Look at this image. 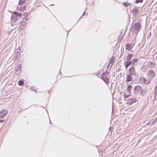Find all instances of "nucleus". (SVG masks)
I'll list each match as a JSON object with an SVG mask.
<instances>
[{
	"label": "nucleus",
	"instance_id": "obj_35",
	"mask_svg": "<svg viewBox=\"0 0 157 157\" xmlns=\"http://www.w3.org/2000/svg\"><path fill=\"white\" fill-rule=\"evenodd\" d=\"M4 120H1L0 119V122H3L4 121Z\"/></svg>",
	"mask_w": 157,
	"mask_h": 157
},
{
	"label": "nucleus",
	"instance_id": "obj_22",
	"mask_svg": "<svg viewBox=\"0 0 157 157\" xmlns=\"http://www.w3.org/2000/svg\"><path fill=\"white\" fill-rule=\"evenodd\" d=\"M139 10L136 8H134L132 10V12L133 13H134L135 14H136L138 12Z\"/></svg>",
	"mask_w": 157,
	"mask_h": 157
},
{
	"label": "nucleus",
	"instance_id": "obj_5",
	"mask_svg": "<svg viewBox=\"0 0 157 157\" xmlns=\"http://www.w3.org/2000/svg\"><path fill=\"white\" fill-rule=\"evenodd\" d=\"M142 87L139 86V85H137L136 86H135L133 90V91L134 92V93L136 94H137L139 92H140V91L142 90Z\"/></svg>",
	"mask_w": 157,
	"mask_h": 157
},
{
	"label": "nucleus",
	"instance_id": "obj_33",
	"mask_svg": "<svg viewBox=\"0 0 157 157\" xmlns=\"http://www.w3.org/2000/svg\"><path fill=\"white\" fill-rule=\"evenodd\" d=\"M123 5L125 7H127L128 5L127 2H124L123 3Z\"/></svg>",
	"mask_w": 157,
	"mask_h": 157
},
{
	"label": "nucleus",
	"instance_id": "obj_10",
	"mask_svg": "<svg viewBox=\"0 0 157 157\" xmlns=\"http://www.w3.org/2000/svg\"><path fill=\"white\" fill-rule=\"evenodd\" d=\"M136 101V99L135 98H132L128 100L127 102V104L129 105H131L133 103L135 102Z\"/></svg>",
	"mask_w": 157,
	"mask_h": 157
},
{
	"label": "nucleus",
	"instance_id": "obj_27",
	"mask_svg": "<svg viewBox=\"0 0 157 157\" xmlns=\"http://www.w3.org/2000/svg\"><path fill=\"white\" fill-rule=\"evenodd\" d=\"M31 90L32 91H34L35 92H36V87H32L31 88Z\"/></svg>",
	"mask_w": 157,
	"mask_h": 157
},
{
	"label": "nucleus",
	"instance_id": "obj_13",
	"mask_svg": "<svg viewBox=\"0 0 157 157\" xmlns=\"http://www.w3.org/2000/svg\"><path fill=\"white\" fill-rule=\"evenodd\" d=\"M138 59H133L131 61V62H132V65L136 66L137 64V62H138Z\"/></svg>",
	"mask_w": 157,
	"mask_h": 157
},
{
	"label": "nucleus",
	"instance_id": "obj_21",
	"mask_svg": "<svg viewBox=\"0 0 157 157\" xmlns=\"http://www.w3.org/2000/svg\"><path fill=\"white\" fill-rule=\"evenodd\" d=\"M131 87L132 86L130 85H128L127 86V91L129 93L131 92Z\"/></svg>",
	"mask_w": 157,
	"mask_h": 157
},
{
	"label": "nucleus",
	"instance_id": "obj_9",
	"mask_svg": "<svg viewBox=\"0 0 157 157\" xmlns=\"http://www.w3.org/2000/svg\"><path fill=\"white\" fill-rule=\"evenodd\" d=\"M102 80L108 85L109 83V79L106 75H101Z\"/></svg>",
	"mask_w": 157,
	"mask_h": 157
},
{
	"label": "nucleus",
	"instance_id": "obj_19",
	"mask_svg": "<svg viewBox=\"0 0 157 157\" xmlns=\"http://www.w3.org/2000/svg\"><path fill=\"white\" fill-rule=\"evenodd\" d=\"M132 56V54H128L127 56V60L131 61V60Z\"/></svg>",
	"mask_w": 157,
	"mask_h": 157
},
{
	"label": "nucleus",
	"instance_id": "obj_26",
	"mask_svg": "<svg viewBox=\"0 0 157 157\" xmlns=\"http://www.w3.org/2000/svg\"><path fill=\"white\" fill-rule=\"evenodd\" d=\"M21 64H19L17 67V69H16L17 71H18L19 70H20L21 68Z\"/></svg>",
	"mask_w": 157,
	"mask_h": 157
},
{
	"label": "nucleus",
	"instance_id": "obj_17",
	"mask_svg": "<svg viewBox=\"0 0 157 157\" xmlns=\"http://www.w3.org/2000/svg\"><path fill=\"white\" fill-rule=\"evenodd\" d=\"M25 6H23V7H17V9L18 11H23L25 10Z\"/></svg>",
	"mask_w": 157,
	"mask_h": 157
},
{
	"label": "nucleus",
	"instance_id": "obj_34",
	"mask_svg": "<svg viewBox=\"0 0 157 157\" xmlns=\"http://www.w3.org/2000/svg\"><path fill=\"white\" fill-rule=\"evenodd\" d=\"M157 121V117L153 121V124H154V123H155L156 121Z\"/></svg>",
	"mask_w": 157,
	"mask_h": 157
},
{
	"label": "nucleus",
	"instance_id": "obj_16",
	"mask_svg": "<svg viewBox=\"0 0 157 157\" xmlns=\"http://www.w3.org/2000/svg\"><path fill=\"white\" fill-rule=\"evenodd\" d=\"M12 13L13 14L16 16H18L19 17H21L22 16V14L21 13H18L17 12H13L12 11Z\"/></svg>",
	"mask_w": 157,
	"mask_h": 157
},
{
	"label": "nucleus",
	"instance_id": "obj_30",
	"mask_svg": "<svg viewBox=\"0 0 157 157\" xmlns=\"http://www.w3.org/2000/svg\"><path fill=\"white\" fill-rule=\"evenodd\" d=\"M143 2V0H136V3H138L139 2Z\"/></svg>",
	"mask_w": 157,
	"mask_h": 157
},
{
	"label": "nucleus",
	"instance_id": "obj_38",
	"mask_svg": "<svg viewBox=\"0 0 157 157\" xmlns=\"http://www.w3.org/2000/svg\"><path fill=\"white\" fill-rule=\"evenodd\" d=\"M20 29H21V28L20 27ZM23 29L22 28H21V30H22Z\"/></svg>",
	"mask_w": 157,
	"mask_h": 157
},
{
	"label": "nucleus",
	"instance_id": "obj_28",
	"mask_svg": "<svg viewBox=\"0 0 157 157\" xmlns=\"http://www.w3.org/2000/svg\"><path fill=\"white\" fill-rule=\"evenodd\" d=\"M155 98L157 99V90H156L155 92Z\"/></svg>",
	"mask_w": 157,
	"mask_h": 157
},
{
	"label": "nucleus",
	"instance_id": "obj_2",
	"mask_svg": "<svg viewBox=\"0 0 157 157\" xmlns=\"http://www.w3.org/2000/svg\"><path fill=\"white\" fill-rule=\"evenodd\" d=\"M148 77V79L151 81V79L154 78L155 77V74L154 71L152 70H149L147 74Z\"/></svg>",
	"mask_w": 157,
	"mask_h": 157
},
{
	"label": "nucleus",
	"instance_id": "obj_15",
	"mask_svg": "<svg viewBox=\"0 0 157 157\" xmlns=\"http://www.w3.org/2000/svg\"><path fill=\"white\" fill-rule=\"evenodd\" d=\"M147 92V90L146 89H143L142 88V90L140 92V94L141 95L145 96L146 95Z\"/></svg>",
	"mask_w": 157,
	"mask_h": 157
},
{
	"label": "nucleus",
	"instance_id": "obj_18",
	"mask_svg": "<svg viewBox=\"0 0 157 157\" xmlns=\"http://www.w3.org/2000/svg\"><path fill=\"white\" fill-rule=\"evenodd\" d=\"M16 53L15 54L14 56H15V55H16V57H17V58H19L20 57V50H19L18 51H16Z\"/></svg>",
	"mask_w": 157,
	"mask_h": 157
},
{
	"label": "nucleus",
	"instance_id": "obj_32",
	"mask_svg": "<svg viewBox=\"0 0 157 157\" xmlns=\"http://www.w3.org/2000/svg\"><path fill=\"white\" fill-rule=\"evenodd\" d=\"M29 13H24L23 14V16L25 17H27Z\"/></svg>",
	"mask_w": 157,
	"mask_h": 157
},
{
	"label": "nucleus",
	"instance_id": "obj_4",
	"mask_svg": "<svg viewBox=\"0 0 157 157\" xmlns=\"http://www.w3.org/2000/svg\"><path fill=\"white\" fill-rule=\"evenodd\" d=\"M140 81L141 83H144L146 85H148L151 82L150 80H146L144 78L140 77L139 78Z\"/></svg>",
	"mask_w": 157,
	"mask_h": 157
},
{
	"label": "nucleus",
	"instance_id": "obj_8",
	"mask_svg": "<svg viewBox=\"0 0 157 157\" xmlns=\"http://www.w3.org/2000/svg\"><path fill=\"white\" fill-rule=\"evenodd\" d=\"M134 45V44L132 43L128 44L126 46V49L128 51L131 50Z\"/></svg>",
	"mask_w": 157,
	"mask_h": 157
},
{
	"label": "nucleus",
	"instance_id": "obj_12",
	"mask_svg": "<svg viewBox=\"0 0 157 157\" xmlns=\"http://www.w3.org/2000/svg\"><path fill=\"white\" fill-rule=\"evenodd\" d=\"M131 74H129L127 75V77L126 78V81L127 82H130L132 80V78L131 76Z\"/></svg>",
	"mask_w": 157,
	"mask_h": 157
},
{
	"label": "nucleus",
	"instance_id": "obj_29",
	"mask_svg": "<svg viewBox=\"0 0 157 157\" xmlns=\"http://www.w3.org/2000/svg\"><path fill=\"white\" fill-rule=\"evenodd\" d=\"M109 74V72L108 71H106L102 74L101 75H105V74Z\"/></svg>",
	"mask_w": 157,
	"mask_h": 157
},
{
	"label": "nucleus",
	"instance_id": "obj_3",
	"mask_svg": "<svg viewBox=\"0 0 157 157\" xmlns=\"http://www.w3.org/2000/svg\"><path fill=\"white\" fill-rule=\"evenodd\" d=\"M18 19L13 15H12L11 18V24L12 26L17 25Z\"/></svg>",
	"mask_w": 157,
	"mask_h": 157
},
{
	"label": "nucleus",
	"instance_id": "obj_31",
	"mask_svg": "<svg viewBox=\"0 0 157 157\" xmlns=\"http://www.w3.org/2000/svg\"><path fill=\"white\" fill-rule=\"evenodd\" d=\"M124 98H128L129 96L127 95L125 93H124Z\"/></svg>",
	"mask_w": 157,
	"mask_h": 157
},
{
	"label": "nucleus",
	"instance_id": "obj_7",
	"mask_svg": "<svg viewBox=\"0 0 157 157\" xmlns=\"http://www.w3.org/2000/svg\"><path fill=\"white\" fill-rule=\"evenodd\" d=\"M8 111L7 109H2L0 111V117L3 118L7 114Z\"/></svg>",
	"mask_w": 157,
	"mask_h": 157
},
{
	"label": "nucleus",
	"instance_id": "obj_24",
	"mask_svg": "<svg viewBox=\"0 0 157 157\" xmlns=\"http://www.w3.org/2000/svg\"><path fill=\"white\" fill-rule=\"evenodd\" d=\"M26 24V22L25 21H21L20 23V25L21 26L25 25Z\"/></svg>",
	"mask_w": 157,
	"mask_h": 157
},
{
	"label": "nucleus",
	"instance_id": "obj_11",
	"mask_svg": "<svg viewBox=\"0 0 157 157\" xmlns=\"http://www.w3.org/2000/svg\"><path fill=\"white\" fill-rule=\"evenodd\" d=\"M132 64V62H131V61L127 60L125 62V64L124 65L125 68L126 69H127Z\"/></svg>",
	"mask_w": 157,
	"mask_h": 157
},
{
	"label": "nucleus",
	"instance_id": "obj_6",
	"mask_svg": "<svg viewBox=\"0 0 157 157\" xmlns=\"http://www.w3.org/2000/svg\"><path fill=\"white\" fill-rule=\"evenodd\" d=\"M128 71L130 73V74L133 75H136V73L135 69V66H134L132 65L130 68L129 69Z\"/></svg>",
	"mask_w": 157,
	"mask_h": 157
},
{
	"label": "nucleus",
	"instance_id": "obj_23",
	"mask_svg": "<svg viewBox=\"0 0 157 157\" xmlns=\"http://www.w3.org/2000/svg\"><path fill=\"white\" fill-rule=\"evenodd\" d=\"M26 0H20L19 2V4L20 5H22L25 2Z\"/></svg>",
	"mask_w": 157,
	"mask_h": 157
},
{
	"label": "nucleus",
	"instance_id": "obj_25",
	"mask_svg": "<svg viewBox=\"0 0 157 157\" xmlns=\"http://www.w3.org/2000/svg\"><path fill=\"white\" fill-rule=\"evenodd\" d=\"M18 84L19 86H21L23 85L24 82L22 80H20L18 82Z\"/></svg>",
	"mask_w": 157,
	"mask_h": 157
},
{
	"label": "nucleus",
	"instance_id": "obj_37",
	"mask_svg": "<svg viewBox=\"0 0 157 157\" xmlns=\"http://www.w3.org/2000/svg\"><path fill=\"white\" fill-rule=\"evenodd\" d=\"M21 49V48L20 47H19L18 48L17 50L18 51L19 50H20V51Z\"/></svg>",
	"mask_w": 157,
	"mask_h": 157
},
{
	"label": "nucleus",
	"instance_id": "obj_36",
	"mask_svg": "<svg viewBox=\"0 0 157 157\" xmlns=\"http://www.w3.org/2000/svg\"><path fill=\"white\" fill-rule=\"evenodd\" d=\"M86 12L85 11H84V12L83 13V14H82V16L83 15H85V14H86Z\"/></svg>",
	"mask_w": 157,
	"mask_h": 157
},
{
	"label": "nucleus",
	"instance_id": "obj_14",
	"mask_svg": "<svg viewBox=\"0 0 157 157\" xmlns=\"http://www.w3.org/2000/svg\"><path fill=\"white\" fill-rule=\"evenodd\" d=\"M115 57L114 56H112L111 57L109 63V64L108 65V66H109V65L110 64H111V67L112 66L113 64L114 60H115Z\"/></svg>",
	"mask_w": 157,
	"mask_h": 157
},
{
	"label": "nucleus",
	"instance_id": "obj_20",
	"mask_svg": "<svg viewBox=\"0 0 157 157\" xmlns=\"http://www.w3.org/2000/svg\"><path fill=\"white\" fill-rule=\"evenodd\" d=\"M148 64L149 66L151 67H154L155 65V63L154 62L150 61L148 62Z\"/></svg>",
	"mask_w": 157,
	"mask_h": 157
},
{
	"label": "nucleus",
	"instance_id": "obj_1",
	"mask_svg": "<svg viewBox=\"0 0 157 157\" xmlns=\"http://www.w3.org/2000/svg\"><path fill=\"white\" fill-rule=\"evenodd\" d=\"M141 27V25L140 23L139 22L136 23L133 27L132 28V30L133 32L136 34H137L140 30Z\"/></svg>",
	"mask_w": 157,
	"mask_h": 157
}]
</instances>
